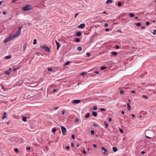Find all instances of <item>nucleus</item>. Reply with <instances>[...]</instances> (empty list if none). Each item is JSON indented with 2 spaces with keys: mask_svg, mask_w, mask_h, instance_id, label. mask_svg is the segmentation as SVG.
<instances>
[{
  "mask_svg": "<svg viewBox=\"0 0 156 156\" xmlns=\"http://www.w3.org/2000/svg\"><path fill=\"white\" fill-rule=\"evenodd\" d=\"M32 9V6L29 5H27L22 8V9L24 11H29L30 10H31Z\"/></svg>",
  "mask_w": 156,
  "mask_h": 156,
  "instance_id": "f257e3e1",
  "label": "nucleus"
},
{
  "mask_svg": "<svg viewBox=\"0 0 156 156\" xmlns=\"http://www.w3.org/2000/svg\"><path fill=\"white\" fill-rule=\"evenodd\" d=\"M41 48L44 49L46 51L50 52L49 48L47 45H44L43 46H41Z\"/></svg>",
  "mask_w": 156,
  "mask_h": 156,
  "instance_id": "f03ea898",
  "label": "nucleus"
},
{
  "mask_svg": "<svg viewBox=\"0 0 156 156\" xmlns=\"http://www.w3.org/2000/svg\"><path fill=\"white\" fill-rule=\"evenodd\" d=\"M61 128L63 134V135H65L66 131V129L63 126L61 127Z\"/></svg>",
  "mask_w": 156,
  "mask_h": 156,
  "instance_id": "7ed1b4c3",
  "label": "nucleus"
},
{
  "mask_svg": "<svg viewBox=\"0 0 156 156\" xmlns=\"http://www.w3.org/2000/svg\"><path fill=\"white\" fill-rule=\"evenodd\" d=\"M18 36L15 34L9 36V37L10 40H12L14 38L16 37H18Z\"/></svg>",
  "mask_w": 156,
  "mask_h": 156,
  "instance_id": "20e7f679",
  "label": "nucleus"
},
{
  "mask_svg": "<svg viewBox=\"0 0 156 156\" xmlns=\"http://www.w3.org/2000/svg\"><path fill=\"white\" fill-rule=\"evenodd\" d=\"M80 100H75L73 101L72 103L73 104H76L80 103Z\"/></svg>",
  "mask_w": 156,
  "mask_h": 156,
  "instance_id": "39448f33",
  "label": "nucleus"
},
{
  "mask_svg": "<svg viewBox=\"0 0 156 156\" xmlns=\"http://www.w3.org/2000/svg\"><path fill=\"white\" fill-rule=\"evenodd\" d=\"M55 42L57 46V49L58 50L60 46V44L56 40H55Z\"/></svg>",
  "mask_w": 156,
  "mask_h": 156,
  "instance_id": "423d86ee",
  "label": "nucleus"
},
{
  "mask_svg": "<svg viewBox=\"0 0 156 156\" xmlns=\"http://www.w3.org/2000/svg\"><path fill=\"white\" fill-rule=\"evenodd\" d=\"M23 83V81L22 80H21L17 83L16 85L18 86H20Z\"/></svg>",
  "mask_w": 156,
  "mask_h": 156,
  "instance_id": "0eeeda50",
  "label": "nucleus"
},
{
  "mask_svg": "<svg viewBox=\"0 0 156 156\" xmlns=\"http://www.w3.org/2000/svg\"><path fill=\"white\" fill-rule=\"evenodd\" d=\"M101 148L102 150L104 151V152L103 153L104 154H105L107 151V150L103 147H101Z\"/></svg>",
  "mask_w": 156,
  "mask_h": 156,
  "instance_id": "6e6552de",
  "label": "nucleus"
},
{
  "mask_svg": "<svg viewBox=\"0 0 156 156\" xmlns=\"http://www.w3.org/2000/svg\"><path fill=\"white\" fill-rule=\"evenodd\" d=\"M21 32V30L18 29L17 31L15 33V34L18 37Z\"/></svg>",
  "mask_w": 156,
  "mask_h": 156,
  "instance_id": "1a4fd4ad",
  "label": "nucleus"
},
{
  "mask_svg": "<svg viewBox=\"0 0 156 156\" xmlns=\"http://www.w3.org/2000/svg\"><path fill=\"white\" fill-rule=\"evenodd\" d=\"M85 24L84 23H82L79 26H78V27L79 28H83L85 27Z\"/></svg>",
  "mask_w": 156,
  "mask_h": 156,
  "instance_id": "9d476101",
  "label": "nucleus"
},
{
  "mask_svg": "<svg viewBox=\"0 0 156 156\" xmlns=\"http://www.w3.org/2000/svg\"><path fill=\"white\" fill-rule=\"evenodd\" d=\"M7 117V114L6 112H4L3 113V116L2 117V119H4L5 118H6Z\"/></svg>",
  "mask_w": 156,
  "mask_h": 156,
  "instance_id": "9b49d317",
  "label": "nucleus"
},
{
  "mask_svg": "<svg viewBox=\"0 0 156 156\" xmlns=\"http://www.w3.org/2000/svg\"><path fill=\"white\" fill-rule=\"evenodd\" d=\"M11 71V69H10V68H9V70H6V71L5 72V74L7 75H9Z\"/></svg>",
  "mask_w": 156,
  "mask_h": 156,
  "instance_id": "f8f14e48",
  "label": "nucleus"
},
{
  "mask_svg": "<svg viewBox=\"0 0 156 156\" xmlns=\"http://www.w3.org/2000/svg\"><path fill=\"white\" fill-rule=\"evenodd\" d=\"M10 41L9 37L6 38L4 41V42L5 43H7L9 41Z\"/></svg>",
  "mask_w": 156,
  "mask_h": 156,
  "instance_id": "ddd939ff",
  "label": "nucleus"
},
{
  "mask_svg": "<svg viewBox=\"0 0 156 156\" xmlns=\"http://www.w3.org/2000/svg\"><path fill=\"white\" fill-rule=\"evenodd\" d=\"M27 45V44L26 43H25L24 44L23 46V52H24L25 51Z\"/></svg>",
  "mask_w": 156,
  "mask_h": 156,
  "instance_id": "4468645a",
  "label": "nucleus"
},
{
  "mask_svg": "<svg viewBox=\"0 0 156 156\" xmlns=\"http://www.w3.org/2000/svg\"><path fill=\"white\" fill-rule=\"evenodd\" d=\"M81 35V33L80 31L77 32L76 34V36L77 37L80 36Z\"/></svg>",
  "mask_w": 156,
  "mask_h": 156,
  "instance_id": "2eb2a0df",
  "label": "nucleus"
},
{
  "mask_svg": "<svg viewBox=\"0 0 156 156\" xmlns=\"http://www.w3.org/2000/svg\"><path fill=\"white\" fill-rule=\"evenodd\" d=\"M112 150L114 152H115L117 151V149L116 147H112Z\"/></svg>",
  "mask_w": 156,
  "mask_h": 156,
  "instance_id": "dca6fc26",
  "label": "nucleus"
},
{
  "mask_svg": "<svg viewBox=\"0 0 156 156\" xmlns=\"http://www.w3.org/2000/svg\"><path fill=\"white\" fill-rule=\"evenodd\" d=\"M127 109H128V110H130V108H131V107H130V105H129V103H127Z\"/></svg>",
  "mask_w": 156,
  "mask_h": 156,
  "instance_id": "f3484780",
  "label": "nucleus"
},
{
  "mask_svg": "<svg viewBox=\"0 0 156 156\" xmlns=\"http://www.w3.org/2000/svg\"><path fill=\"white\" fill-rule=\"evenodd\" d=\"M111 54L114 55H115V56L117 54V53L116 52H115V51H112L111 52Z\"/></svg>",
  "mask_w": 156,
  "mask_h": 156,
  "instance_id": "a211bd4d",
  "label": "nucleus"
},
{
  "mask_svg": "<svg viewBox=\"0 0 156 156\" xmlns=\"http://www.w3.org/2000/svg\"><path fill=\"white\" fill-rule=\"evenodd\" d=\"M112 0H107L106 2V3L108 4L109 3H111L112 2Z\"/></svg>",
  "mask_w": 156,
  "mask_h": 156,
  "instance_id": "6ab92c4d",
  "label": "nucleus"
},
{
  "mask_svg": "<svg viewBox=\"0 0 156 156\" xmlns=\"http://www.w3.org/2000/svg\"><path fill=\"white\" fill-rule=\"evenodd\" d=\"M92 114V115L94 116H96L97 115V113L95 112H93Z\"/></svg>",
  "mask_w": 156,
  "mask_h": 156,
  "instance_id": "aec40b11",
  "label": "nucleus"
},
{
  "mask_svg": "<svg viewBox=\"0 0 156 156\" xmlns=\"http://www.w3.org/2000/svg\"><path fill=\"white\" fill-rule=\"evenodd\" d=\"M27 117L25 116H23V120L24 122H26L27 121Z\"/></svg>",
  "mask_w": 156,
  "mask_h": 156,
  "instance_id": "412c9836",
  "label": "nucleus"
},
{
  "mask_svg": "<svg viewBox=\"0 0 156 156\" xmlns=\"http://www.w3.org/2000/svg\"><path fill=\"white\" fill-rule=\"evenodd\" d=\"M129 15L131 17H133L134 16V15L133 13H130L129 14Z\"/></svg>",
  "mask_w": 156,
  "mask_h": 156,
  "instance_id": "4be33fe9",
  "label": "nucleus"
},
{
  "mask_svg": "<svg viewBox=\"0 0 156 156\" xmlns=\"http://www.w3.org/2000/svg\"><path fill=\"white\" fill-rule=\"evenodd\" d=\"M135 25L137 26H140L141 25V23H135Z\"/></svg>",
  "mask_w": 156,
  "mask_h": 156,
  "instance_id": "5701e85b",
  "label": "nucleus"
},
{
  "mask_svg": "<svg viewBox=\"0 0 156 156\" xmlns=\"http://www.w3.org/2000/svg\"><path fill=\"white\" fill-rule=\"evenodd\" d=\"M5 59H9L11 58V56L10 55H8V56H5Z\"/></svg>",
  "mask_w": 156,
  "mask_h": 156,
  "instance_id": "b1692460",
  "label": "nucleus"
},
{
  "mask_svg": "<svg viewBox=\"0 0 156 156\" xmlns=\"http://www.w3.org/2000/svg\"><path fill=\"white\" fill-rule=\"evenodd\" d=\"M106 68H107V67L105 66H102V67H101V69L102 70H104V69H106Z\"/></svg>",
  "mask_w": 156,
  "mask_h": 156,
  "instance_id": "393cba45",
  "label": "nucleus"
},
{
  "mask_svg": "<svg viewBox=\"0 0 156 156\" xmlns=\"http://www.w3.org/2000/svg\"><path fill=\"white\" fill-rule=\"evenodd\" d=\"M82 49V48L81 47L79 46L77 47V50L79 51H81Z\"/></svg>",
  "mask_w": 156,
  "mask_h": 156,
  "instance_id": "a878e982",
  "label": "nucleus"
},
{
  "mask_svg": "<svg viewBox=\"0 0 156 156\" xmlns=\"http://www.w3.org/2000/svg\"><path fill=\"white\" fill-rule=\"evenodd\" d=\"M14 151H15V152L17 153L18 152V151H19V150L17 148H15L14 149Z\"/></svg>",
  "mask_w": 156,
  "mask_h": 156,
  "instance_id": "bb28decb",
  "label": "nucleus"
},
{
  "mask_svg": "<svg viewBox=\"0 0 156 156\" xmlns=\"http://www.w3.org/2000/svg\"><path fill=\"white\" fill-rule=\"evenodd\" d=\"M90 116V114L89 113H88L85 116V117L86 118H87L89 117Z\"/></svg>",
  "mask_w": 156,
  "mask_h": 156,
  "instance_id": "cd10ccee",
  "label": "nucleus"
},
{
  "mask_svg": "<svg viewBox=\"0 0 156 156\" xmlns=\"http://www.w3.org/2000/svg\"><path fill=\"white\" fill-rule=\"evenodd\" d=\"M93 109L94 110H96L97 109V108L96 106H94L93 108Z\"/></svg>",
  "mask_w": 156,
  "mask_h": 156,
  "instance_id": "c85d7f7f",
  "label": "nucleus"
},
{
  "mask_svg": "<svg viewBox=\"0 0 156 156\" xmlns=\"http://www.w3.org/2000/svg\"><path fill=\"white\" fill-rule=\"evenodd\" d=\"M142 97L145 99H147V97L145 95H143L142 96Z\"/></svg>",
  "mask_w": 156,
  "mask_h": 156,
  "instance_id": "c756f323",
  "label": "nucleus"
},
{
  "mask_svg": "<svg viewBox=\"0 0 156 156\" xmlns=\"http://www.w3.org/2000/svg\"><path fill=\"white\" fill-rule=\"evenodd\" d=\"M104 123L105 124V126L106 127V128H108V124L105 121Z\"/></svg>",
  "mask_w": 156,
  "mask_h": 156,
  "instance_id": "7c9ffc66",
  "label": "nucleus"
},
{
  "mask_svg": "<svg viewBox=\"0 0 156 156\" xmlns=\"http://www.w3.org/2000/svg\"><path fill=\"white\" fill-rule=\"evenodd\" d=\"M37 43V40L36 39H34V40L33 44H35Z\"/></svg>",
  "mask_w": 156,
  "mask_h": 156,
  "instance_id": "2f4dec72",
  "label": "nucleus"
},
{
  "mask_svg": "<svg viewBox=\"0 0 156 156\" xmlns=\"http://www.w3.org/2000/svg\"><path fill=\"white\" fill-rule=\"evenodd\" d=\"M48 70L49 71H51L52 70V69L51 68H48Z\"/></svg>",
  "mask_w": 156,
  "mask_h": 156,
  "instance_id": "473e14b6",
  "label": "nucleus"
},
{
  "mask_svg": "<svg viewBox=\"0 0 156 156\" xmlns=\"http://www.w3.org/2000/svg\"><path fill=\"white\" fill-rule=\"evenodd\" d=\"M80 41V39L78 38H77L76 39V42H79Z\"/></svg>",
  "mask_w": 156,
  "mask_h": 156,
  "instance_id": "72a5a7b5",
  "label": "nucleus"
},
{
  "mask_svg": "<svg viewBox=\"0 0 156 156\" xmlns=\"http://www.w3.org/2000/svg\"><path fill=\"white\" fill-rule=\"evenodd\" d=\"M156 30H154V31L152 33V34H153V35H155V34H156Z\"/></svg>",
  "mask_w": 156,
  "mask_h": 156,
  "instance_id": "f704fd0d",
  "label": "nucleus"
},
{
  "mask_svg": "<svg viewBox=\"0 0 156 156\" xmlns=\"http://www.w3.org/2000/svg\"><path fill=\"white\" fill-rule=\"evenodd\" d=\"M122 5V3L121 2H119L118 3V6H121Z\"/></svg>",
  "mask_w": 156,
  "mask_h": 156,
  "instance_id": "c9c22d12",
  "label": "nucleus"
},
{
  "mask_svg": "<svg viewBox=\"0 0 156 156\" xmlns=\"http://www.w3.org/2000/svg\"><path fill=\"white\" fill-rule=\"evenodd\" d=\"M90 133L92 134H94V131L93 130H91L90 131Z\"/></svg>",
  "mask_w": 156,
  "mask_h": 156,
  "instance_id": "e433bc0d",
  "label": "nucleus"
},
{
  "mask_svg": "<svg viewBox=\"0 0 156 156\" xmlns=\"http://www.w3.org/2000/svg\"><path fill=\"white\" fill-rule=\"evenodd\" d=\"M120 93L121 94H122L124 93V91L123 90H120Z\"/></svg>",
  "mask_w": 156,
  "mask_h": 156,
  "instance_id": "4c0bfd02",
  "label": "nucleus"
},
{
  "mask_svg": "<svg viewBox=\"0 0 156 156\" xmlns=\"http://www.w3.org/2000/svg\"><path fill=\"white\" fill-rule=\"evenodd\" d=\"M87 55L88 57H89L90 56V54L89 53L87 52Z\"/></svg>",
  "mask_w": 156,
  "mask_h": 156,
  "instance_id": "58836bf2",
  "label": "nucleus"
},
{
  "mask_svg": "<svg viewBox=\"0 0 156 156\" xmlns=\"http://www.w3.org/2000/svg\"><path fill=\"white\" fill-rule=\"evenodd\" d=\"M56 131V129L55 128H53L52 129V131L53 132H55Z\"/></svg>",
  "mask_w": 156,
  "mask_h": 156,
  "instance_id": "ea45409f",
  "label": "nucleus"
},
{
  "mask_svg": "<svg viewBox=\"0 0 156 156\" xmlns=\"http://www.w3.org/2000/svg\"><path fill=\"white\" fill-rule=\"evenodd\" d=\"M70 62L69 61H68L67 62L66 64H65V65H68L69 64V63H70Z\"/></svg>",
  "mask_w": 156,
  "mask_h": 156,
  "instance_id": "a19ab883",
  "label": "nucleus"
},
{
  "mask_svg": "<svg viewBox=\"0 0 156 156\" xmlns=\"http://www.w3.org/2000/svg\"><path fill=\"white\" fill-rule=\"evenodd\" d=\"M86 74V73H85V72H82V73H81V75H84L85 74Z\"/></svg>",
  "mask_w": 156,
  "mask_h": 156,
  "instance_id": "79ce46f5",
  "label": "nucleus"
},
{
  "mask_svg": "<svg viewBox=\"0 0 156 156\" xmlns=\"http://www.w3.org/2000/svg\"><path fill=\"white\" fill-rule=\"evenodd\" d=\"M79 119H75V122H77L79 121Z\"/></svg>",
  "mask_w": 156,
  "mask_h": 156,
  "instance_id": "37998d69",
  "label": "nucleus"
},
{
  "mask_svg": "<svg viewBox=\"0 0 156 156\" xmlns=\"http://www.w3.org/2000/svg\"><path fill=\"white\" fill-rule=\"evenodd\" d=\"M108 23H106L105 24L104 26H105V27H107L108 26Z\"/></svg>",
  "mask_w": 156,
  "mask_h": 156,
  "instance_id": "c03bdc74",
  "label": "nucleus"
},
{
  "mask_svg": "<svg viewBox=\"0 0 156 156\" xmlns=\"http://www.w3.org/2000/svg\"><path fill=\"white\" fill-rule=\"evenodd\" d=\"M119 131L121 133H123V130H122V129H119Z\"/></svg>",
  "mask_w": 156,
  "mask_h": 156,
  "instance_id": "a18cd8bd",
  "label": "nucleus"
},
{
  "mask_svg": "<svg viewBox=\"0 0 156 156\" xmlns=\"http://www.w3.org/2000/svg\"><path fill=\"white\" fill-rule=\"evenodd\" d=\"M26 149L27 150H30V147H27L26 148Z\"/></svg>",
  "mask_w": 156,
  "mask_h": 156,
  "instance_id": "49530a36",
  "label": "nucleus"
},
{
  "mask_svg": "<svg viewBox=\"0 0 156 156\" xmlns=\"http://www.w3.org/2000/svg\"><path fill=\"white\" fill-rule=\"evenodd\" d=\"M65 114V111L64 110H63L62 111V115H64Z\"/></svg>",
  "mask_w": 156,
  "mask_h": 156,
  "instance_id": "de8ad7c7",
  "label": "nucleus"
},
{
  "mask_svg": "<svg viewBox=\"0 0 156 156\" xmlns=\"http://www.w3.org/2000/svg\"><path fill=\"white\" fill-rule=\"evenodd\" d=\"M100 110L101 111H105V109L104 108H101L100 109Z\"/></svg>",
  "mask_w": 156,
  "mask_h": 156,
  "instance_id": "09e8293b",
  "label": "nucleus"
},
{
  "mask_svg": "<svg viewBox=\"0 0 156 156\" xmlns=\"http://www.w3.org/2000/svg\"><path fill=\"white\" fill-rule=\"evenodd\" d=\"M72 138L73 139H74L75 138V135L73 134L72 135Z\"/></svg>",
  "mask_w": 156,
  "mask_h": 156,
  "instance_id": "8fccbe9b",
  "label": "nucleus"
},
{
  "mask_svg": "<svg viewBox=\"0 0 156 156\" xmlns=\"http://www.w3.org/2000/svg\"><path fill=\"white\" fill-rule=\"evenodd\" d=\"M150 22H146V25H149L150 24Z\"/></svg>",
  "mask_w": 156,
  "mask_h": 156,
  "instance_id": "3c124183",
  "label": "nucleus"
},
{
  "mask_svg": "<svg viewBox=\"0 0 156 156\" xmlns=\"http://www.w3.org/2000/svg\"><path fill=\"white\" fill-rule=\"evenodd\" d=\"M66 149H69L70 148V147L69 146H68L66 147Z\"/></svg>",
  "mask_w": 156,
  "mask_h": 156,
  "instance_id": "603ef678",
  "label": "nucleus"
},
{
  "mask_svg": "<svg viewBox=\"0 0 156 156\" xmlns=\"http://www.w3.org/2000/svg\"><path fill=\"white\" fill-rule=\"evenodd\" d=\"M83 153L84 154H86V151L85 150H83Z\"/></svg>",
  "mask_w": 156,
  "mask_h": 156,
  "instance_id": "864d4df0",
  "label": "nucleus"
},
{
  "mask_svg": "<svg viewBox=\"0 0 156 156\" xmlns=\"http://www.w3.org/2000/svg\"><path fill=\"white\" fill-rule=\"evenodd\" d=\"M2 13L3 14V15H5L6 13H7V12L5 11H3V12H2Z\"/></svg>",
  "mask_w": 156,
  "mask_h": 156,
  "instance_id": "5fc2aeb1",
  "label": "nucleus"
},
{
  "mask_svg": "<svg viewBox=\"0 0 156 156\" xmlns=\"http://www.w3.org/2000/svg\"><path fill=\"white\" fill-rule=\"evenodd\" d=\"M119 48V46L117 45H116L115 46V48L116 49H118Z\"/></svg>",
  "mask_w": 156,
  "mask_h": 156,
  "instance_id": "6e6d98bb",
  "label": "nucleus"
},
{
  "mask_svg": "<svg viewBox=\"0 0 156 156\" xmlns=\"http://www.w3.org/2000/svg\"><path fill=\"white\" fill-rule=\"evenodd\" d=\"M105 31H108L109 30V28H106L105 29Z\"/></svg>",
  "mask_w": 156,
  "mask_h": 156,
  "instance_id": "4d7b16f0",
  "label": "nucleus"
},
{
  "mask_svg": "<svg viewBox=\"0 0 156 156\" xmlns=\"http://www.w3.org/2000/svg\"><path fill=\"white\" fill-rule=\"evenodd\" d=\"M95 73H96L97 74H98L99 73V72L98 71H95Z\"/></svg>",
  "mask_w": 156,
  "mask_h": 156,
  "instance_id": "13d9d810",
  "label": "nucleus"
},
{
  "mask_svg": "<svg viewBox=\"0 0 156 156\" xmlns=\"http://www.w3.org/2000/svg\"><path fill=\"white\" fill-rule=\"evenodd\" d=\"M131 93H135L136 92V91L135 90H132L131 91Z\"/></svg>",
  "mask_w": 156,
  "mask_h": 156,
  "instance_id": "bf43d9fd",
  "label": "nucleus"
},
{
  "mask_svg": "<svg viewBox=\"0 0 156 156\" xmlns=\"http://www.w3.org/2000/svg\"><path fill=\"white\" fill-rule=\"evenodd\" d=\"M79 14V13H76L75 14V17H76V16L78 15Z\"/></svg>",
  "mask_w": 156,
  "mask_h": 156,
  "instance_id": "052dcab7",
  "label": "nucleus"
},
{
  "mask_svg": "<svg viewBox=\"0 0 156 156\" xmlns=\"http://www.w3.org/2000/svg\"><path fill=\"white\" fill-rule=\"evenodd\" d=\"M93 146L95 147H97L96 145L95 144H94L93 145Z\"/></svg>",
  "mask_w": 156,
  "mask_h": 156,
  "instance_id": "680f3d73",
  "label": "nucleus"
},
{
  "mask_svg": "<svg viewBox=\"0 0 156 156\" xmlns=\"http://www.w3.org/2000/svg\"><path fill=\"white\" fill-rule=\"evenodd\" d=\"M102 13L105 14H108V13H107L105 11H104Z\"/></svg>",
  "mask_w": 156,
  "mask_h": 156,
  "instance_id": "e2e57ef3",
  "label": "nucleus"
},
{
  "mask_svg": "<svg viewBox=\"0 0 156 156\" xmlns=\"http://www.w3.org/2000/svg\"><path fill=\"white\" fill-rule=\"evenodd\" d=\"M147 138L148 139H151V137H150L149 136H146Z\"/></svg>",
  "mask_w": 156,
  "mask_h": 156,
  "instance_id": "0e129e2a",
  "label": "nucleus"
},
{
  "mask_svg": "<svg viewBox=\"0 0 156 156\" xmlns=\"http://www.w3.org/2000/svg\"><path fill=\"white\" fill-rule=\"evenodd\" d=\"M71 145L72 147H74V144H73V143H71Z\"/></svg>",
  "mask_w": 156,
  "mask_h": 156,
  "instance_id": "69168bd1",
  "label": "nucleus"
},
{
  "mask_svg": "<svg viewBox=\"0 0 156 156\" xmlns=\"http://www.w3.org/2000/svg\"><path fill=\"white\" fill-rule=\"evenodd\" d=\"M131 115L132 117H135V115L134 114H132Z\"/></svg>",
  "mask_w": 156,
  "mask_h": 156,
  "instance_id": "338daca9",
  "label": "nucleus"
},
{
  "mask_svg": "<svg viewBox=\"0 0 156 156\" xmlns=\"http://www.w3.org/2000/svg\"><path fill=\"white\" fill-rule=\"evenodd\" d=\"M58 108V107H55V108H55V110H57V109Z\"/></svg>",
  "mask_w": 156,
  "mask_h": 156,
  "instance_id": "774afa93",
  "label": "nucleus"
}]
</instances>
